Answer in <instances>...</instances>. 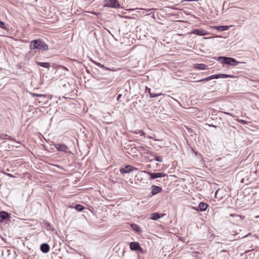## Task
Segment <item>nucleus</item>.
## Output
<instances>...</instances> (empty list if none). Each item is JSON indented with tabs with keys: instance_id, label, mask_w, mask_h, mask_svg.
<instances>
[{
	"instance_id": "27",
	"label": "nucleus",
	"mask_w": 259,
	"mask_h": 259,
	"mask_svg": "<svg viewBox=\"0 0 259 259\" xmlns=\"http://www.w3.org/2000/svg\"><path fill=\"white\" fill-rule=\"evenodd\" d=\"M220 27H221V26H211V28H213V29H215L218 30H220L221 31Z\"/></svg>"
},
{
	"instance_id": "14",
	"label": "nucleus",
	"mask_w": 259,
	"mask_h": 259,
	"mask_svg": "<svg viewBox=\"0 0 259 259\" xmlns=\"http://www.w3.org/2000/svg\"><path fill=\"white\" fill-rule=\"evenodd\" d=\"M219 78H220L219 74H214V75H210V76L207 77L205 78L202 79L200 80L199 81H208L210 79H217Z\"/></svg>"
},
{
	"instance_id": "17",
	"label": "nucleus",
	"mask_w": 259,
	"mask_h": 259,
	"mask_svg": "<svg viewBox=\"0 0 259 259\" xmlns=\"http://www.w3.org/2000/svg\"><path fill=\"white\" fill-rule=\"evenodd\" d=\"M37 64L42 67L46 68H49L50 67V64L48 62H37Z\"/></svg>"
},
{
	"instance_id": "5",
	"label": "nucleus",
	"mask_w": 259,
	"mask_h": 259,
	"mask_svg": "<svg viewBox=\"0 0 259 259\" xmlns=\"http://www.w3.org/2000/svg\"><path fill=\"white\" fill-rule=\"evenodd\" d=\"M142 172L147 174L148 175L150 176L151 179H155L158 178L164 177L166 176V175L163 172L153 173L147 171H142Z\"/></svg>"
},
{
	"instance_id": "30",
	"label": "nucleus",
	"mask_w": 259,
	"mask_h": 259,
	"mask_svg": "<svg viewBox=\"0 0 259 259\" xmlns=\"http://www.w3.org/2000/svg\"><path fill=\"white\" fill-rule=\"evenodd\" d=\"M6 175H7L8 176L10 177H11V178H14L15 177V176H13L11 174L7 173V174H6Z\"/></svg>"
},
{
	"instance_id": "29",
	"label": "nucleus",
	"mask_w": 259,
	"mask_h": 259,
	"mask_svg": "<svg viewBox=\"0 0 259 259\" xmlns=\"http://www.w3.org/2000/svg\"><path fill=\"white\" fill-rule=\"evenodd\" d=\"M45 224L46 225V226L47 227V229L48 230H50L51 229V225H50V224L48 222L46 223Z\"/></svg>"
},
{
	"instance_id": "16",
	"label": "nucleus",
	"mask_w": 259,
	"mask_h": 259,
	"mask_svg": "<svg viewBox=\"0 0 259 259\" xmlns=\"http://www.w3.org/2000/svg\"><path fill=\"white\" fill-rule=\"evenodd\" d=\"M95 64L99 67L100 68H103V69L105 70H108V71H115V69H111V68H108L106 66H105L103 64H101V63H99V62H96L95 63Z\"/></svg>"
},
{
	"instance_id": "6",
	"label": "nucleus",
	"mask_w": 259,
	"mask_h": 259,
	"mask_svg": "<svg viewBox=\"0 0 259 259\" xmlns=\"http://www.w3.org/2000/svg\"><path fill=\"white\" fill-rule=\"evenodd\" d=\"M31 95L32 97H37L41 98L40 100H36L35 101L37 102L38 103H44L46 104L48 102L46 100V98L47 97V95H42V94H37L35 93H31Z\"/></svg>"
},
{
	"instance_id": "23",
	"label": "nucleus",
	"mask_w": 259,
	"mask_h": 259,
	"mask_svg": "<svg viewBox=\"0 0 259 259\" xmlns=\"http://www.w3.org/2000/svg\"><path fill=\"white\" fill-rule=\"evenodd\" d=\"M150 89H149V94H150V97L151 98H154V97H158L160 95H161V94H152L151 93H150Z\"/></svg>"
},
{
	"instance_id": "20",
	"label": "nucleus",
	"mask_w": 259,
	"mask_h": 259,
	"mask_svg": "<svg viewBox=\"0 0 259 259\" xmlns=\"http://www.w3.org/2000/svg\"><path fill=\"white\" fill-rule=\"evenodd\" d=\"M135 178L137 181H139L141 183L143 179V176L142 174H140L137 175Z\"/></svg>"
},
{
	"instance_id": "12",
	"label": "nucleus",
	"mask_w": 259,
	"mask_h": 259,
	"mask_svg": "<svg viewBox=\"0 0 259 259\" xmlns=\"http://www.w3.org/2000/svg\"><path fill=\"white\" fill-rule=\"evenodd\" d=\"M40 250L44 253H47L50 250V246L48 244L43 243L40 245Z\"/></svg>"
},
{
	"instance_id": "31",
	"label": "nucleus",
	"mask_w": 259,
	"mask_h": 259,
	"mask_svg": "<svg viewBox=\"0 0 259 259\" xmlns=\"http://www.w3.org/2000/svg\"><path fill=\"white\" fill-rule=\"evenodd\" d=\"M121 96V94H119L117 96V100H118L120 98V97Z\"/></svg>"
},
{
	"instance_id": "7",
	"label": "nucleus",
	"mask_w": 259,
	"mask_h": 259,
	"mask_svg": "<svg viewBox=\"0 0 259 259\" xmlns=\"http://www.w3.org/2000/svg\"><path fill=\"white\" fill-rule=\"evenodd\" d=\"M55 147L58 151L64 152H67L69 149L68 146L64 144H55Z\"/></svg>"
},
{
	"instance_id": "11",
	"label": "nucleus",
	"mask_w": 259,
	"mask_h": 259,
	"mask_svg": "<svg viewBox=\"0 0 259 259\" xmlns=\"http://www.w3.org/2000/svg\"><path fill=\"white\" fill-rule=\"evenodd\" d=\"M162 191V188L155 185H152L151 186V193L152 195H156Z\"/></svg>"
},
{
	"instance_id": "13",
	"label": "nucleus",
	"mask_w": 259,
	"mask_h": 259,
	"mask_svg": "<svg viewBox=\"0 0 259 259\" xmlns=\"http://www.w3.org/2000/svg\"><path fill=\"white\" fill-rule=\"evenodd\" d=\"M194 68L198 70H206L208 69L207 66L204 64H196Z\"/></svg>"
},
{
	"instance_id": "26",
	"label": "nucleus",
	"mask_w": 259,
	"mask_h": 259,
	"mask_svg": "<svg viewBox=\"0 0 259 259\" xmlns=\"http://www.w3.org/2000/svg\"><path fill=\"white\" fill-rule=\"evenodd\" d=\"M155 160L156 161H157L158 162H162L163 159H162V157H160V156H156L155 157Z\"/></svg>"
},
{
	"instance_id": "4",
	"label": "nucleus",
	"mask_w": 259,
	"mask_h": 259,
	"mask_svg": "<svg viewBox=\"0 0 259 259\" xmlns=\"http://www.w3.org/2000/svg\"><path fill=\"white\" fill-rule=\"evenodd\" d=\"M138 168L135 167H133L132 165H128L124 167H122L120 169L119 171L120 173L122 174H124L126 173H130L133 171L137 170Z\"/></svg>"
},
{
	"instance_id": "2",
	"label": "nucleus",
	"mask_w": 259,
	"mask_h": 259,
	"mask_svg": "<svg viewBox=\"0 0 259 259\" xmlns=\"http://www.w3.org/2000/svg\"><path fill=\"white\" fill-rule=\"evenodd\" d=\"M218 60L222 63L228 64L232 66H236L239 62L233 58L226 57H219Z\"/></svg>"
},
{
	"instance_id": "8",
	"label": "nucleus",
	"mask_w": 259,
	"mask_h": 259,
	"mask_svg": "<svg viewBox=\"0 0 259 259\" xmlns=\"http://www.w3.org/2000/svg\"><path fill=\"white\" fill-rule=\"evenodd\" d=\"M208 206V205L206 203L203 202H201L199 204L198 207H193V209L197 211H205L206 210Z\"/></svg>"
},
{
	"instance_id": "19",
	"label": "nucleus",
	"mask_w": 259,
	"mask_h": 259,
	"mask_svg": "<svg viewBox=\"0 0 259 259\" xmlns=\"http://www.w3.org/2000/svg\"><path fill=\"white\" fill-rule=\"evenodd\" d=\"M8 213L4 211H2L0 212V218L3 220H5L8 217Z\"/></svg>"
},
{
	"instance_id": "32",
	"label": "nucleus",
	"mask_w": 259,
	"mask_h": 259,
	"mask_svg": "<svg viewBox=\"0 0 259 259\" xmlns=\"http://www.w3.org/2000/svg\"><path fill=\"white\" fill-rule=\"evenodd\" d=\"M92 14H96V13H95V12L92 13Z\"/></svg>"
},
{
	"instance_id": "3",
	"label": "nucleus",
	"mask_w": 259,
	"mask_h": 259,
	"mask_svg": "<svg viewBox=\"0 0 259 259\" xmlns=\"http://www.w3.org/2000/svg\"><path fill=\"white\" fill-rule=\"evenodd\" d=\"M105 6L114 8H118L120 7L118 0H105Z\"/></svg>"
},
{
	"instance_id": "9",
	"label": "nucleus",
	"mask_w": 259,
	"mask_h": 259,
	"mask_svg": "<svg viewBox=\"0 0 259 259\" xmlns=\"http://www.w3.org/2000/svg\"><path fill=\"white\" fill-rule=\"evenodd\" d=\"M130 248L132 250L135 251H142V248L139 245V243L137 242H132L130 244Z\"/></svg>"
},
{
	"instance_id": "21",
	"label": "nucleus",
	"mask_w": 259,
	"mask_h": 259,
	"mask_svg": "<svg viewBox=\"0 0 259 259\" xmlns=\"http://www.w3.org/2000/svg\"><path fill=\"white\" fill-rule=\"evenodd\" d=\"M220 78H234V76L230 74H219Z\"/></svg>"
},
{
	"instance_id": "25",
	"label": "nucleus",
	"mask_w": 259,
	"mask_h": 259,
	"mask_svg": "<svg viewBox=\"0 0 259 259\" xmlns=\"http://www.w3.org/2000/svg\"><path fill=\"white\" fill-rule=\"evenodd\" d=\"M0 27L3 28V29H7V27L6 26V25L4 23V22H2L1 20H0Z\"/></svg>"
},
{
	"instance_id": "1",
	"label": "nucleus",
	"mask_w": 259,
	"mask_h": 259,
	"mask_svg": "<svg viewBox=\"0 0 259 259\" xmlns=\"http://www.w3.org/2000/svg\"><path fill=\"white\" fill-rule=\"evenodd\" d=\"M29 47L31 50L38 49L47 51L49 49L48 46L39 39L31 41Z\"/></svg>"
},
{
	"instance_id": "22",
	"label": "nucleus",
	"mask_w": 259,
	"mask_h": 259,
	"mask_svg": "<svg viewBox=\"0 0 259 259\" xmlns=\"http://www.w3.org/2000/svg\"><path fill=\"white\" fill-rule=\"evenodd\" d=\"M84 208V207L80 204H77L75 206V209L79 211H82Z\"/></svg>"
},
{
	"instance_id": "15",
	"label": "nucleus",
	"mask_w": 259,
	"mask_h": 259,
	"mask_svg": "<svg viewBox=\"0 0 259 259\" xmlns=\"http://www.w3.org/2000/svg\"><path fill=\"white\" fill-rule=\"evenodd\" d=\"M131 228L135 230L136 232L140 233L141 232V230L139 226L135 224H132L131 225Z\"/></svg>"
},
{
	"instance_id": "24",
	"label": "nucleus",
	"mask_w": 259,
	"mask_h": 259,
	"mask_svg": "<svg viewBox=\"0 0 259 259\" xmlns=\"http://www.w3.org/2000/svg\"><path fill=\"white\" fill-rule=\"evenodd\" d=\"M221 31H225L229 29V26L227 25L221 26Z\"/></svg>"
},
{
	"instance_id": "28",
	"label": "nucleus",
	"mask_w": 259,
	"mask_h": 259,
	"mask_svg": "<svg viewBox=\"0 0 259 259\" xmlns=\"http://www.w3.org/2000/svg\"><path fill=\"white\" fill-rule=\"evenodd\" d=\"M238 121L242 124H246L247 122L243 119H238Z\"/></svg>"
},
{
	"instance_id": "18",
	"label": "nucleus",
	"mask_w": 259,
	"mask_h": 259,
	"mask_svg": "<svg viewBox=\"0 0 259 259\" xmlns=\"http://www.w3.org/2000/svg\"><path fill=\"white\" fill-rule=\"evenodd\" d=\"M161 215L158 213H153L151 214V219L153 220H157L160 218Z\"/></svg>"
},
{
	"instance_id": "10",
	"label": "nucleus",
	"mask_w": 259,
	"mask_h": 259,
	"mask_svg": "<svg viewBox=\"0 0 259 259\" xmlns=\"http://www.w3.org/2000/svg\"><path fill=\"white\" fill-rule=\"evenodd\" d=\"M191 34H195L197 35H205L208 34V33L204 29H194L191 32Z\"/></svg>"
}]
</instances>
